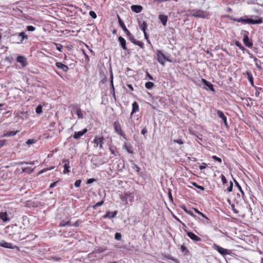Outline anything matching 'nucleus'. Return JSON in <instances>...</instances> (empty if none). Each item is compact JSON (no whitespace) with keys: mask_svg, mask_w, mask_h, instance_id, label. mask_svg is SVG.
<instances>
[{"mask_svg":"<svg viewBox=\"0 0 263 263\" xmlns=\"http://www.w3.org/2000/svg\"><path fill=\"white\" fill-rule=\"evenodd\" d=\"M81 183V180H77L76 182H74V186L77 187H78L80 186Z\"/></svg>","mask_w":263,"mask_h":263,"instance_id":"nucleus-46","label":"nucleus"},{"mask_svg":"<svg viewBox=\"0 0 263 263\" xmlns=\"http://www.w3.org/2000/svg\"><path fill=\"white\" fill-rule=\"evenodd\" d=\"M199 215H200L202 217L205 218V219L206 220V222L208 223H209V222L210 221V219L204 214H203L202 213L200 212Z\"/></svg>","mask_w":263,"mask_h":263,"instance_id":"nucleus-50","label":"nucleus"},{"mask_svg":"<svg viewBox=\"0 0 263 263\" xmlns=\"http://www.w3.org/2000/svg\"><path fill=\"white\" fill-rule=\"evenodd\" d=\"M127 87L131 90H134V88H133V86L131 85V84H128L127 85Z\"/></svg>","mask_w":263,"mask_h":263,"instance_id":"nucleus-63","label":"nucleus"},{"mask_svg":"<svg viewBox=\"0 0 263 263\" xmlns=\"http://www.w3.org/2000/svg\"><path fill=\"white\" fill-rule=\"evenodd\" d=\"M0 219L4 222H6L10 220V218L9 217L7 212H0Z\"/></svg>","mask_w":263,"mask_h":263,"instance_id":"nucleus-10","label":"nucleus"},{"mask_svg":"<svg viewBox=\"0 0 263 263\" xmlns=\"http://www.w3.org/2000/svg\"><path fill=\"white\" fill-rule=\"evenodd\" d=\"M234 182H235V184L236 185V186L238 187V190L240 191V192L241 193V194L242 195L244 194V192L243 191V190H242L240 184H239V183L235 179H234Z\"/></svg>","mask_w":263,"mask_h":263,"instance_id":"nucleus-31","label":"nucleus"},{"mask_svg":"<svg viewBox=\"0 0 263 263\" xmlns=\"http://www.w3.org/2000/svg\"><path fill=\"white\" fill-rule=\"evenodd\" d=\"M133 169H135L136 171L139 173L140 171V168L135 163H133V166H132Z\"/></svg>","mask_w":263,"mask_h":263,"instance_id":"nucleus-39","label":"nucleus"},{"mask_svg":"<svg viewBox=\"0 0 263 263\" xmlns=\"http://www.w3.org/2000/svg\"><path fill=\"white\" fill-rule=\"evenodd\" d=\"M84 56H85V60L87 61V62H89V58L88 55L86 53H85V52L84 53Z\"/></svg>","mask_w":263,"mask_h":263,"instance_id":"nucleus-59","label":"nucleus"},{"mask_svg":"<svg viewBox=\"0 0 263 263\" xmlns=\"http://www.w3.org/2000/svg\"><path fill=\"white\" fill-rule=\"evenodd\" d=\"M146 75L148 77V79L151 80H154V78L153 77L148 73V72H147L146 73Z\"/></svg>","mask_w":263,"mask_h":263,"instance_id":"nucleus-57","label":"nucleus"},{"mask_svg":"<svg viewBox=\"0 0 263 263\" xmlns=\"http://www.w3.org/2000/svg\"><path fill=\"white\" fill-rule=\"evenodd\" d=\"M114 127L115 130V132L119 134V135L122 136L123 137L125 138V135L122 132L121 127L119 122L116 121L114 123Z\"/></svg>","mask_w":263,"mask_h":263,"instance_id":"nucleus-8","label":"nucleus"},{"mask_svg":"<svg viewBox=\"0 0 263 263\" xmlns=\"http://www.w3.org/2000/svg\"><path fill=\"white\" fill-rule=\"evenodd\" d=\"M139 110V107L138 103L136 102H134L132 104V111L131 112V115L134 114V113L138 112Z\"/></svg>","mask_w":263,"mask_h":263,"instance_id":"nucleus-24","label":"nucleus"},{"mask_svg":"<svg viewBox=\"0 0 263 263\" xmlns=\"http://www.w3.org/2000/svg\"><path fill=\"white\" fill-rule=\"evenodd\" d=\"M123 147L127 151L128 153L133 154V146L131 145L130 143H126L123 146Z\"/></svg>","mask_w":263,"mask_h":263,"instance_id":"nucleus-26","label":"nucleus"},{"mask_svg":"<svg viewBox=\"0 0 263 263\" xmlns=\"http://www.w3.org/2000/svg\"><path fill=\"white\" fill-rule=\"evenodd\" d=\"M27 30L28 31H33L35 30V28L33 26H28L27 27Z\"/></svg>","mask_w":263,"mask_h":263,"instance_id":"nucleus-41","label":"nucleus"},{"mask_svg":"<svg viewBox=\"0 0 263 263\" xmlns=\"http://www.w3.org/2000/svg\"><path fill=\"white\" fill-rule=\"evenodd\" d=\"M128 37V39L131 41L132 43L135 44L136 41H137L133 36V35L130 32V35H127Z\"/></svg>","mask_w":263,"mask_h":263,"instance_id":"nucleus-34","label":"nucleus"},{"mask_svg":"<svg viewBox=\"0 0 263 263\" xmlns=\"http://www.w3.org/2000/svg\"><path fill=\"white\" fill-rule=\"evenodd\" d=\"M141 134L143 135H145V134H146L147 133V130L146 129V127H144L143 128L142 130H141Z\"/></svg>","mask_w":263,"mask_h":263,"instance_id":"nucleus-53","label":"nucleus"},{"mask_svg":"<svg viewBox=\"0 0 263 263\" xmlns=\"http://www.w3.org/2000/svg\"><path fill=\"white\" fill-rule=\"evenodd\" d=\"M16 61L21 64L22 67H25L27 65V60L23 56H18L16 58Z\"/></svg>","mask_w":263,"mask_h":263,"instance_id":"nucleus-12","label":"nucleus"},{"mask_svg":"<svg viewBox=\"0 0 263 263\" xmlns=\"http://www.w3.org/2000/svg\"><path fill=\"white\" fill-rule=\"evenodd\" d=\"M138 25L140 29L143 31V32L146 31L147 27V24L146 22L144 21H138Z\"/></svg>","mask_w":263,"mask_h":263,"instance_id":"nucleus-16","label":"nucleus"},{"mask_svg":"<svg viewBox=\"0 0 263 263\" xmlns=\"http://www.w3.org/2000/svg\"><path fill=\"white\" fill-rule=\"evenodd\" d=\"M156 54L157 61L163 66L165 65V61L172 62V60L165 57L164 54L161 52V51L157 50L156 51Z\"/></svg>","mask_w":263,"mask_h":263,"instance_id":"nucleus-2","label":"nucleus"},{"mask_svg":"<svg viewBox=\"0 0 263 263\" xmlns=\"http://www.w3.org/2000/svg\"><path fill=\"white\" fill-rule=\"evenodd\" d=\"M236 44V45L237 47H238L239 48V49H241V50H245V48H244V47H243V46H242L241 45V44L239 42H236V44Z\"/></svg>","mask_w":263,"mask_h":263,"instance_id":"nucleus-43","label":"nucleus"},{"mask_svg":"<svg viewBox=\"0 0 263 263\" xmlns=\"http://www.w3.org/2000/svg\"><path fill=\"white\" fill-rule=\"evenodd\" d=\"M122 238V235L120 233H116L115 235V238L117 240H120Z\"/></svg>","mask_w":263,"mask_h":263,"instance_id":"nucleus-35","label":"nucleus"},{"mask_svg":"<svg viewBox=\"0 0 263 263\" xmlns=\"http://www.w3.org/2000/svg\"><path fill=\"white\" fill-rule=\"evenodd\" d=\"M255 17L256 18L255 20L240 17L239 18H234V21L237 22H241L250 24H259L262 23V20L261 17L258 16H256Z\"/></svg>","mask_w":263,"mask_h":263,"instance_id":"nucleus-1","label":"nucleus"},{"mask_svg":"<svg viewBox=\"0 0 263 263\" xmlns=\"http://www.w3.org/2000/svg\"><path fill=\"white\" fill-rule=\"evenodd\" d=\"M212 158L214 160H216V161H217L218 162H219V163H221L222 162V160L221 158L216 156H213L212 157Z\"/></svg>","mask_w":263,"mask_h":263,"instance_id":"nucleus-42","label":"nucleus"},{"mask_svg":"<svg viewBox=\"0 0 263 263\" xmlns=\"http://www.w3.org/2000/svg\"><path fill=\"white\" fill-rule=\"evenodd\" d=\"M154 86V84L152 82H147L145 84V87L148 89H151Z\"/></svg>","mask_w":263,"mask_h":263,"instance_id":"nucleus-30","label":"nucleus"},{"mask_svg":"<svg viewBox=\"0 0 263 263\" xmlns=\"http://www.w3.org/2000/svg\"><path fill=\"white\" fill-rule=\"evenodd\" d=\"M230 186L227 188V191L229 192L232 191L233 186V182L232 181H230Z\"/></svg>","mask_w":263,"mask_h":263,"instance_id":"nucleus-45","label":"nucleus"},{"mask_svg":"<svg viewBox=\"0 0 263 263\" xmlns=\"http://www.w3.org/2000/svg\"><path fill=\"white\" fill-rule=\"evenodd\" d=\"M72 109V110L77 115L79 119H83V115L81 109L78 104L71 105L70 106Z\"/></svg>","mask_w":263,"mask_h":263,"instance_id":"nucleus-5","label":"nucleus"},{"mask_svg":"<svg viewBox=\"0 0 263 263\" xmlns=\"http://www.w3.org/2000/svg\"><path fill=\"white\" fill-rule=\"evenodd\" d=\"M213 248L217 251L220 254L222 255H225L228 254V250L223 248L222 247L218 246L216 244H214Z\"/></svg>","mask_w":263,"mask_h":263,"instance_id":"nucleus-7","label":"nucleus"},{"mask_svg":"<svg viewBox=\"0 0 263 263\" xmlns=\"http://www.w3.org/2000/svg\"><path fill=\"white\" fill-rule=\"evenodd\" d=\"M187 235L192 240H193L195 242H198L201 241V238L198 236L196 235L194 233L191 232H188L187 233Z\"/></svg>","mask_w":263,"mask_h":263,"instance_id":"nucleus-13","label":"nucleus"},{"mask_svg":"<svg viewBox=\"0 0 263 263\" xmlns=\"http://www.w3.org/2000/svg\"><path fill=\"white\" fill-rule=\"evenodd\" d=\"M134 44L139 46L141 48H144V44L141 41H136Z\"/></svg>","mask_w":263,"mask_h":263,"instance_id":"nucleus-36","label":"nucleus"},{"mask_svg":"<svg viewBox=\"0 0 263 263\" xmlns=\"http://www.w3.org/2000/svg\"><path fill=\"white\" fill-rule=\"evenodd\" d=\"M35 111L37 114H41L42 112V106L41 105H38L36 108Z\"/></svg>","mask_w":263,"mask_h":263,"instance_id":"nucleus-32","label":"nucleus"},{"mask_svg":"<svg viewBox=\"0 0 263 263\" xmlns=\"http://www.w3.org/2000/svg\"><path fill=\"white\" fill-rule=\"evenodd\" d=\"M103 203H104V201H103V200H102V201H100V202H97V203H96V204L93 205V209H96L97 207H98V206H100L102 205Z\"/></svg>","mask_w":263,"mask_h":263,"instance_id":"nucleus-37","label":"nucleus"},{"mask_svg":"<svg viewBox=\"0 0 263 263\" xmlns=\"http://www.w3.org/2000/svg\"><path fill=\"white\" fill-rule=\"evenodd\" d=\"M182 209H183V210H184L186 213H189L191 215L193 216V213L192 212H191V211H187V210L186 209V208H185V206H183L182 207Z\"/></svg>","mask_w":263,"mask_h":263,"instance_id":"nucleus-56","label":"nucleus"},{"mask_svg":"<svg viewBox=\"0 0 263 263\" xmlns=\"http://www.w3.org/2000/svg\"><path fill=\"white\" fill-rule=\"evenodd\" d=\"M166 257L167 258H168V259L174 260V259L173 257H172V256H171L170 255H167V256H166Z\"/></svg>","mask_w":263,"mask_h":263,"instance_id":"nucleus-62","label":"nucleus"},{"mask_svg":"<svg viewBox=\"0 0 263 263\" xmlns=\"http://www.w3.org/2000/svg\"><path fill=\"white\" fill-rule=\"evenodd\" d=\"M57 183H58V181H55V182L52 183L50 185V188L51 189V188L55 187L57 185Z\"/></svg>","mask_w":263,"mask_h":263,"instance_id":"nucleus-55","label":"nucleus"},{"mask_svg":"<svg viewBox=\"0 0 263 263\" xmlns=\"http://www.w3.org/2000/svg\"><path fill=\"white\" fill-rule=\"evenodd\" d=\"M246 74L247 75L248 80L250 82L251 85L253 86H254L253 78L252 73H251V72L247 71H246Z\"/></svg>","mask_w":263,"mask_h":263,"instance_id":"nucleus-27","label":"nucleus"},{"mask_svg":"<svg viewBox=\"0 0 263 263\" xmlns=\"http://www.w3.org/2000/svg\"><path fill=\"white\" fill-rule=\"evenodd\" d=\"M243 33V42L245 45L249 48L252 47L253 46V43L250 41L248 36L249 32L247 31H244Z\"/></svg>","mask_w":263,"mask_h":263,"instance_id":"nucleus-4","label":"nucleus"},{"mask_svg":"<svg viewBox=\"0 0 263 263\" xmlns=\"http://www.w3.org/2000/svg\"><path fill=\"white\" fill-rule=\"evenodd\" d=\"M93 142L95 144H96L97 146L99 145L101 148H102L103 144H104L103 138V137H101V138L96 137L93 140Z\"/></svg>","mask_w":263,"mask_h":263,"instance_id":"nucleus-19","label":"nucleus"},{"mask_svg":"<svg viewBox=\"0 0 263 263\" xmlns=\"http://www.w3.org/2000/svg\"><path fill=\"white\" fill-rule=\"evenodd\" d=\"M217 114L219 118H220L224 122V125L228 127V124L227 121V117L220 110L217 111Z\"/></svg>","mask_w":263,"mask_h":263,"instance_id":"nucleus-18","label":"nucleus"},{"mask_svg":"<svg viewBox=\"0 0 263 263\" xmlns=\"http://www.w3.org/2000/svg\"><path fill=\"white\" fill-rule=\"evenodd\" d=\"M87 132L86 128H84L82 131L75 132L73 135V138L75 139H80L83 135H84Z\"/></svg>","mask_w":263,"mask_h":263,"instance_id":"nucleus-11","label":"nucleus"},{"mask_svg":"<svg viewBox=\"0 0 263 263\" xmlns=\"http://www.w3.org/2000/svg\"><path fill=\"white\" fill-rule=\"evenodd\" d=\"M111 89H112V92H113V97H114L115 99H116L115 93V88H114V85H113V81H112V80L111 81Z\"/></svg>","mask_w":263,"mask_h":263,"instance_id":"nucleus-48","label":"nucleus"},{"mask_svg":"<svg viewBox=\"0 0 263 263\" xmlns=\"http://www.w3.org/2000/svg\"><path fill=\"white\" fill-rule=\"evenodd\" d=\"M192 184H193V186H194L195 187H197L198 189H200L202 191H203L204 190V187L203 186L197 184L196 182H192Z\"/></svg>","mask_w":263,"mask_h":263,"instance_id":"nucleus-33","label":"nucleus"},{"mask_svg":"<svg viewBox=\"0 0 263 263\" xmlns=\"http://www.w3.org/2000/svg\"><path fill=\"white\" fill-rule=\"evenodd\" d=\"M70 226L69 224V222H61V223L60 224V226L61 227H65V226Z\"/></svg>","mask_w":263,"mask_h":263,"instance_id":"nucleus-49","label":"nucleus"},{"mask_svg":"<svg viewBox=\"0 0 263 263\" xmlns=\"http://www.w3.org/2000/svg\"><path fill=\"white\" fill-rule=\"evenodd\" d=\"M35 164V161H31V162H27L26 163V164H30V165H34Z\"/></svg>","mask_w":263,"mask_h":263,"instance_id":"nucleus-61","label":"nucleus"},{"mask_svg":"<svg viewBox=\"0 0 263 263\" xmlns=\"http://www.w3.org/2000/svg\"><path fill=\"white\" fill-rule=\"evenodd\" d=\"M63 163H64V171L63 172L64 174H67L70 171L69 170V161L67 159L64 160L63 161Z\"/></svg>","mask_w":263,"mask_h":263,"instance_id":"nucleus-17","label":"nucleus"},{"mask_svg":"<svg viewBox=\"0 0 263 263\" xmlns=\"http://www.w3.org/2000/svg\"><path fill=\"white\" fill-rule=\"evenodd\" d=\"M117 17H118V22L119 23V25H120V27L122 28V29H123V30L125 32V33L127 35H130V32L126 28L124 23H123V22L122 21V20H121V18L119 16V15H118Z\"/></svg>","mask_w":263,"mask_h":263,"instance_id":"nucleus-9","label":"nucleus"},{"mask_svg":"<svg viewBox=\"0 0 263 263\" xmlns=\"http://www.w3.org/2000/svg\"><path fill=\"white\" fill-rule=\"evenodd\" d=\"M202 81L203 82V83L205 85V86L208 87L209 88V89L214 92L215 91L214 89L213 88V85L211 82L207 81L206 80L203 79H202Z\"/></svg>","mask_w":263,"mask_h":263,"instance_id":"nucleus-23","label":"nucleus"},{"mask_svg":"<svg viewBox=\"0 0 263 263\" xmlns=\"http://www.w3.org/2000/svg\"><path fill=\"white\" fill-rule=\"evenodd\" d=\"M95 181V179L93 178H90L87 180L86 183L87 184H90L93 182Z\"/></svg>","mask_w":263,"mask_h":263,"instance_id":"nucleus-54","label":"nucleus"},{"mask_svg":"<svg viewBox=\"0 0 263 263\" xmlns=\"http://www.w3.org/2000/svg\"><path fill=\"white\" fill-rule=\"evenodd\" d=\"M117 214V211H115L113 212L112 213L108 211L105 215H104L102 216V217L104 219H106V218L112 219V218L115 217L116 216Z\"/></svg>","mask_w":263,"mask_h":263,"instance_id":"nucleus-15","label":"nucleus"},{"mask_svg":"<svg viewBox=\"0 0 263 263\" xmlns=\"http://www.w3.org/2000/svg\"><path fill=\"white\" fill-rule=\"evenodd\" d=\"M220 177H221V181H222L223 184L226 183L227 182V180L226 178L225 177V176L223 175H221Z\"/></svg>","mask_w":263,"mask_h":263,"instance_id":"nucleus-47","label":"nucleus"},{"mask_svg":"<svg viewBox=\"0 0 263 263\" xmlns=\"http://www.w3.org/2000/svg\"><path fill=\"white\" fill-rule=\"evenodd\" d=\"M89 15L92 18H97V14L95 13V12L93 11H90L89 13Z\"/></svg>","mask_w":263,"mask_h":263,"instance_id":"nucleus-40","label":"nucleus"},{"mask_svg":"<svg viewBox=\"0 0 263 263\" xmlns=\"http://www.w3.org/2000/svg\"><path fill=\"white\" fill-rule=\"evenodd\" d=\"M0 246L8 249H13L14 248V246L12 245V243L7 242L4 240H3L2 242H0Z\"/></svg>","mask_w":263,"mask_h":263,"instance_id":"nucleus-20","label":"nucleus"},{"mask_svg":"<svg viewBox=\"0 0 263 263\" xmlns=\"http://www.w3.org/2000/svg\"><path fill=\"white\" fill-rule=\"evenodd\" d=\"M5 142V140H0V148H1L2 146H4Z\"/></svg>","mask_w":263,"mask_h":263,"instance_id":"nucleus-58","label":"nucleus"},{"mask_svg":"<svg viewBox=\"0 0 263 263\" xmlns=\"http://www.w3.org/2000/svg\"><path fill=\"white\" fill-rule=\"evenodd\" d=\"M180 249H181V251L182 252H184L185 251L186 252H187V250L186 248V247H185L184 246L182 245L180 247Z\"/></svg>","mask_w":263,"mask_h":263,"instance_id":"nucleus-51","label":"nucleus"},{"mask_svg":"<svg viewBox=\"0 0 263 263\" xmlns=\"http://www.w3.org/2000/svg\"><path fill=\"white\" fill-rule=\"evenodd\" d=\"M174 141H175V142H176V143H178L179 144H183L182 141L181 140H180V139L179 140H175Z\"/></svg>","mask_w":263,"mask_h":263,"instance_id":"nucleus-60","label":"nucleus"},{"mask_svg":"<svg viewBox=\"0 0 263 263\" xmlns=\"http://www.w3.org/2000/svg\"><path fill=\"white\" fill-rule=\"evenodd\" d=\"M142 7L140 5H132L131 6V9L133 11L136 13H140L142 10Z\"/></svg>","mask_w":263,"mask_h":263,"instance_id":"nucleus-21","label":"nucleus"},{"mask_svg":"<svg viewBox=\"0 0 263 263\" xmlns=\"http://www.w3.org/2000/svg\"><path fill=\"white\" fill-rule=\"evenodd\" d=\"M57 49L60 52H62V49L63 48V46L60 44H56Z\"/></svg>","mask_w":263,"mask_h":263,"instance_id":"nucleus-44","label":"nucleus"},{"mask_svg":"<svg viewBox=\"0 0 263 263\" xmlns=\"http://www.w3.org/2000/svg\"><path fill=\"white\" fill-rule=\"evenodd\" d=\"M206 166V164L205 163H203L202 165L199 166V169L200 170H202L205 168Z\"/></svg>","mask_w":263,"mask_h":263,"instance_id":"nucleus-52","label":"nucleus"},{"mask_svg":"<svg viewBox=\"0 0 263 263\" xmlns=\"http://www.w3.org/2000/svg\"><path fill=\"white\" fill-rule=\"evenodd\" d=\"M118 41L120 43V46L124 50H126L127 47L126 45V41L122 37V36H119L118 38Z\"/></svg>","mask_w":263,"mask_h":263,"instance_id":"nucleus-22","label":"nucleus"},{"mask_svg":"<svg viewBox=\"0 0 263 263\" xmlns=\"http://www.w3.org/2000/svg\"><path fill=\"white\" fill-rule=\"evenodd\" d=\"M36 142V140H34V139H30L29 140H28L26 143L27 144V145H30V144H33L35 142Z\"/></svg>","mask_w":263,"mask_h":263,"instance_id":"nucleus-38","label":"nucleus"},{"mask_svg":"<svg viewBox=\"0 0 263 263\" xmlns=\"http://www.w3.org/2000/svg\"><path fill=\"white\" fill-rule=\"evenodd\" d=\"M55 66L57 68L62 69L65 72H66L69 70V67L67 65L59 62L55 63Z\"/></svg>","mask_w":263,"mask_h":263,"instance_id":"nucleus-14","label":"nucleus"},{"mask_svg":"<svg viewBox=\"0 0 263 263\" xmlns=\"http://www.w3.org/2000/svg\"><path fill=\"white\" fill-rule=\"evenodd\" d=\"M17 133V131H10L7 132L4 135L5 137H12L15 136Z\"/></svg>","mask_w":263,"mask_h":263,"instance_id":"nucleus-29","label":"nucleus"},{"mask_svg":"<svg viewBox=\"0 0 263 263\" xmlns=\"http://www.w3.org/2000/svg\"><path fill=\"white\" fill-rule=\"evenodd\" d=\"M159 18L161 21L163 26H166L167 21V16L165 15L160 14L159 15Z\"/></svg>","mask_w":263,"mask_h":263,"instance_id":"nucleus-25","label":"nucleus"},{"mask_svg":"<svg viewBox=\"0 0 263 263\" xmlns=\"http://www.w3.org/2000/svg\"><path fill=\"white\" fill-rule=\"evenodd\" d=\"M143 33H144V37H145V39H146L147 40H148V35H147V33H146V31L143 32Z\"/></svg>","mask_w":263,"mask_h":263,"instance_id":"nucleus-64","label":"nucleus"},{"mask_svg":"<svg viewBox=\"0 0 263 263\" xmlns=\"http://www.w3.org/2000/svg\"><path fill=\"white\" fill-rule=\"evenodd\" d=\"M34 171V168H31L30 167H26L22 169L23 172H26L28 174H31Z\"/></svg>","mask_w":263,"mask_h":263,"instance_id":"nucleus-28","label":"nucleus"},{"mask_svg":"<svg viewBox=\"0 0 263 263\" xmlns=\"http://www.w3.org/2000/svg\"><path fill=\"white\" fill-rule=\"evenodd\" d=\"M12 37L17 38V41L16 43L18 44L22 43L25 39L28 38L27 35L24 32H20L18 34L12 35Z\"/></svg>","mask_w":263,"mask_h":263,"instance_id":"nucleus-6","label":"nucleus"},{"mask_svg":"<svg viewBox=\"0 0 263 263\" xmlns=\"http://www.w3.org/2000/svg\"><path fill=\"white\" fill-rule=\"evenodd\" d=\"M191 15L194 17H198L200 18H205L207 16L206 12L202 10L194 9L190 11Z\"/></svg>","mask_w":263,"mask_h":263,"instance_id":"nucleus-3","label":"nucleus"}]
</instances>
